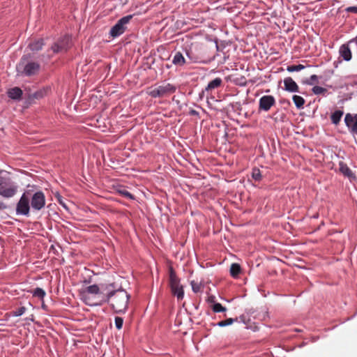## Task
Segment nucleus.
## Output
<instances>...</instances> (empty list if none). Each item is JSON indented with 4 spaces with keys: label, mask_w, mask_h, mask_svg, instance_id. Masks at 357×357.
I'll list each match as a JSON object with an SVG mask.
<instances>
[{
    "label": "nucleus",
    "mask_w": 357,
    "mask_h": 357,
    "mask_svg": "<svg viewBox=\"0 0 357 357\" xmlns=\"http://www.w3.org/2000/svg\"><path fill=\"white\" fill-rule=\"evenodd\" d=\"M241 272V266L238 264L234 263L230 267V274L233 278H237Z\"/></svg>",
    "instance_id": "obj_20"
},
{
    "label": "nucleus",
    "mask_w": 357,
    "mask_h": 357,
    "mask_svg": "<svg viewBox=\"0 0 357 357\" xmlns=\"http://www.w3.org/2000/svg\"><path fill=\"white\" fill-rule=\"evenodd\" d=\"M349 41L342 45L339 48L340 56L346 61H349L352 58V52L349 47Z\"/></svg>",
    "instance_id": "obj_11"
},
{
    "label": "nucleus",
    "mask_w": 357,
    "mask_h": 357,
    "mask_svg": "<svg viewBox=\"0 0 357 357\" xmlns=\"http://www.w3.org/2000/svg\"><path fill=\"white\" fill-rule=\"evenodd\" d=\"M59 203L63 206H64L65 208L66 207L65 204L63 203V202H62L61 200L59 199Z\"/></svg>",
    "instance_id": "obj_38"
},
{
    "label": "nucleus",
    "mask_w": 357,
    "mask_h": 357,
    "mask_svg": "<svg viewBox=\"0 0 357 357\" xmlns=\"http://www.w3.org/2000/svg\"><path fill=\"white\" fill-rule=\"evenodd\" d=\"M284 89L287 91L294 93L299 92V86L291 77H287L284 79Z\"/></svg>",
    "instance_id": "obj_13"
},
{
    "label": "nucleus",
    "mask_w": 357,
    "mask_h": 357,
    "mask_svg": "<svg viewBox=\"0 0 357 357\" xmlns=\"http://www.w3.org/2000/svg\"><path fill=\"white\" fill-rule=\"evenodd\" d=\"M43 45H44L43 40L39 39L33 43H31L29 45V47L31 49V50L37 52V51L40 50L43 48Z\"/></svg>",
    "instance_id": "obj_17"
},
{
    "label": "nucleus",
    "mask_w": 357,
    "mask_h": 357,
    "mask_svg": "<svg viewBox=\"0 0 357 357\" xmlns=\"http://www.w3.org/2000/svg\"><path fill=\"white\" fill-rule=\"evenodd\" d=\"M103 295L101 294L100 289L97 284L86 287L82 294V299L86 305L90 306L102 305V302L100 299Z\"/></svg>",
    "instance_id": "obj_2"
},
{
    "label": "nucleus",
    "mask_w": 357,
    "mask_h": 357,
    "mask_svg": "<svg viewBox=\"0 0 357 357\" xmlns=\"http://www.w3.org/2000/svg\"><path fill=\"white\" fill-rule=\"evenodd\" d=\"M273 54V52H269V56Z\"/></svg>",
    "instance_id": "obj_40"
},
{
    "label": "nucleus",
    "mask_w": 357,
    "mask_h": 357,
    "mask_svg": "<svg viewBox=\"0 0 357 357\" xmlns=\"http://www.w3.org/2000/svg\"><path fill=\"white\" fill-rule=\"evenodd\" d=\"M187 56H188L190 59H192V58L190 57V55L189 52H187Z\"/></svg>",
    "instance_id": "obj_39"
},
{
    "label": "nucleus",
    "mask_w": 357,
    "mask_h": 357,
    "mask_svg": "<svg viewBox=\"0 0 357 357\" xmlns=\"http://www.w3.org/2000/svg\"><path fill=\"white\" fill-rule=\"evenodd\" d=\"M190 284L192 287V289L193 292L198 293L202 291L204 288V284L201 281L197 280H192L190 282Z\"/></svg>",
    "instance_id": "obj_21"
},
{
    "label": "nucleus",
    "mask_w": 357,
    "mask_h": 357,
    "mask_svg": "<svg viewBox=\"0 0 357 357\" xmlns=\"http://www.w3.org/2000/svg\"><path fill=\"white\" fill-rule=\"evenodd\" d=\"M114 284H109L105 287L107 293L102 296L100 301L109 303L116 313H124L128 308L130 295L123 289L114 290Z\"/></svg>",
    "instance_id": "obj_1"
},
{
    "label": "nucleus",
    "mask_w": 357,
    "mask_h": 357,
    "mask_svg": "<svg viewBox=\"0 0 357 357\" xmlns=\"http://www.w3.org/2000/svg\"><path fill=\"white\" fill-rule=\"evenodd\" d=\"M292 100L294 105L298 109L303 108L305 100L303 97L298 95H294L292 97Z\"/></svg>",
    "instance_id": "obj_18"
},
{
    "label": "nucleus",
    "mask_w": 357,
    "mask_h": 357,
    "mask_svg": "<svg viewBox=\"0 0 357 357\" xmlns=\"http://www.w3.org/2000/svg\"><path fill=\"white\" fill-rule=\"evenodd\" d=\"M40 70V64L36 62H29L24 68L23 73L26 76L36 75Z\"/></svg>",
    "instance_id": "obj_12"
},
{
    "label": "nucleus",
    "mask_w": 357,
    "mask_h": 357,
    "mask_svg": "<svg viewBox=\"0 0 357 357\" xmlns=\"http://www.w3.org/2000/svg\"><path fill=\"white\" fill-rule=\"evenodd\" d=\"M29 192H24L20 197L16 206V213L29 216L30 213Z\"/></svg>",
    "instance_id": "obj_6"
},
{
    "label": "nucleus",
    "mask_w": 357,
    "mask_h": 357,
    "mask_svg": "<svg viewBox=\"0 0 357 357\" xmlns=\"http://www.w3.org/2000/svg\"><path fill=\"white\" fill-rule=\"evenodd\" d=\"M222 86V79L220 77H216L210 81L205 88V91L212 93L213 91Z\"/></svg>",
    "instance_id": "obj_14"
},
{
    "label": "nucleus",
    "mask_w": 357,
    "mask_h": 357,
    "mask_svg": "<svg viewBox=\"0 0 357 357\" xmlns=\"http://www.w3.org/2000/svg\"><path fill=\"white\" fill-rule=\"evenodd\" d=\"M25 312H26V307H21L13 312V315L15 317H19V316L22 315Z\"/></svg>",
    "instance_id": "obj_34"
},
{
    "label": "nucleus",
    "mask_w": 357,
    "mask_h": 357,
    "mask_svg": "<svg viewBox=\"0 0 357 357\" xmlns=\"http://www.w3.org/2000/svg\"><path fill=\"white\" fill-rule=\"evenodd\" d=\"M347 13H353L357 14V6H349L345 8Z\"/></svg>",
    "instance_id": "obj_35"
},
{
    "label": "nucleus",
    "mask_w": 357,
    "mask_h": 357,
    "mask_svg": "<svg viewBox=\"0 0 357 357\" xmlns=\"http://www.w3.org/2000/svg\"><path fill=\"white\" fill-rule=\"evenodd\" d=\"M353 115H354V116H356V118H357V114H353Z\"/></svg>",
    "instance_id": "obj_41"
},
{
    "label": "nucleus",
    "mask_w": 357,
    "mask_h": 357,
    "mask_svg": "<svg viewBox=\"0 0 357 357\" xmlns=\"http://www.w3.org/2000/svg\"><path fill=\"white\" fill-rule=\"evenodd\" d=\"M344 122L349 131L357 135V118L350 113H347L344 117Z\"/></svg>",
    "instance_id": "obj_10"
},
{
    "label": "nucleus",
    "mask_w": 357,
    "mask_h": 357,
    "mask_svg": "<svg viewBox=\"0 0 357 357\" xmlns=\"http://www.w3.org/2000/svg\"><path fill=\"white\" fill-rule=\"evenodd\" d=\"M119 193L128 199H135L134 195L125 189L119 190Z\"/></svg>",
    "instance_id": "obj_30"
},
{
    "label": "nucleus",
    "mask_w": 357,
    "mask_h": 357,
    "mask_svg": "<svg viewBox=\"0 0 357 357\" xmlns=\"http://www.w3.org/2000/svg\"><path fill=\"white\" fill-rule=\"evenodd\" d=\"M304 68H305V66L303 65L299 64V65L289 66H287V70L289 72L292 73V72H295V71H300Z\"/></svg>",
    "instance_id": "obj_28"
},
{
    "label": "nucleus",
    "mask_w": 357,
    "mask_h": 357,
    "mask_svg": "<svg viewBox=\"0 0 357 357\" xmlns=\"http://www.w3.org/2000/svg\"><path fill=\"white\" fill-rule=\"evenodd\" d=\"M340 170L344 175L348 177H351L353 175L351 170L347 167V165L340 163Z\"/></svg>",
    "instance_id": "obj_24"
},
{
    "label": "nucleus",
    "mask_w": 357,
    "mask_h": 357,
    "mask_svg": "<svg viewBox=\"0 0 357 357\" xmlns=\"http://www.w3.org/2000/svg\"><path fill=\"white\" fill-rule=\"evenodd\" d=\"M259 109L268 111V96H264L259 100Z\"/></svg>",
    "instance_id": "obj_25"
},
{
    "label": "nucleus",
    "mask_w": 357,
    "mask_h": 357,
    "mask_svg": "<svg viewBox=\"0 0 357 357\" xmlns=\"http://www.w3.org/2000/svg\"><path fill=\"white\" fill-rule=\"evenodd\" d=\"M33 295L35 297L43 299L45 296V291L43 289L37 287L33 290Z\"/></svg>",
    "instance_id": "obj_27"
},
{
    "label": "nucleus",
    "mask_w": 357,
    "mask_h": 357,
    "mask_svg": "<svg viewBox=\"0 0 357 357\" xmlns=\"http://www.w3.org/2000/svg\"><path fill=\"white\" fill-rule=\"evenodd\" d=\"M312 91L315 95H321L323 96H325L328 93V90L326 88L319 86H314L312 89Z\"/></svg>",
    "instance_id": "obj_23"
},
{
    "label": "nucleus",
    "mask_w": 357,
    "mask_h": 357,
    "mask_svg": "<svg viewBox=\"0 0 357 357\" xmlns=\"http://www.w3.org/2000/svg\"><path fill=\"white\" fill-rule=\"evenodd\" d=\"M208 301L209 303H215V296H210L208 298Z\"/></svg>",
    "instance_id": "obj_37"
},
{
    "label": "nucleus",
    "mask_w": 357,
    "mask_h": 357,
    "mask_svg": "<svg viewBox=\"0 0 357 357\" xmlns=\"http://www.w3.org/2000/svg\"><path fill=\"white\" fill-rule=\"evenodd\" d=\"M114 322H115L116 328L118 330H120V329L122 328V326H123V318H121L120 317H116L115 319H114Z\"/></svg>",
    "instance_id": "obj_32"
},
{
    "label": "nucleus",
    "mask_w": 357,
    "mask_h": 357,
    "mask_svg": "<svg viewBox=\"0 0 357 357\" xmlns=\"http://www.w3.org/2000/svg\"><path fill=\"white\" fill-rule=\"evenodd\" d=\"M176 91V86L170 83L164 82L160 85L151 86L147 90V93L152 98L167 97Z\"/></svg>",
    "instance_id": "obj_3"
},
{
    "label": "nucleus",
    "mask_w": 357,
    "mask_h": 357,
    "mask_svg": "<svg viewBox=\"0 0 357 357\" xmlns=\"http://www.w3.org/2000/svg\"><path fill=\"white\" fill-rule=\"evenodd\" d=\"M31 206L34 211H40L45 206V196L42 191L36 192L29 195Z\"/></svg>",
    "instance_id": "obj_8"
},
{
    "label": "nucleus",
    "mask_w": 357,
    "mask_h": 357,
    "mask_svg": "<svg viewBox=\"0 0 357 357\" xmlns=\"http://www.w3.org/2000/svg\"><path fill=\"white\" fill-rule=\"evenodd\" d=\"M17 191V187L9 179L0 177V195L5 198L13 197Z\"/></svg>",
    "instance_id": "obj_5"
},
{
    "label": "nucleus",
    "mask_w": 357,
    "mask_h": 357,
    "mask_svg": "<svg viewBox=\"0 0 357 357\" xmlns=\"http://www.w3.org/2000/svg\"><path fill=\"white\" fill-rule=\"evenodd\" d=\"M304 84L307 85H314V84L318 83V76L316 75H311L309 81L303 82Z\"/></svg>",
    "instance_id": "obj_31"
},
{
    "label": "nucleus",
    "mask_w": 357,
    "mask_h": 357,
    "mask_svg": "<svg viewBox=\"0 0 357 357\" xmlns=\"http://www.w3.org/2000/svg\"><path fill=\"white\" fill-rule=\"evenodd\" d=\"M8 95L11 99L19 100L22 95V91L19 87H14L8 91Z\"/></svg>",
    "instance_id": "obj_15"
},
{
    "label": "nucleus",
    "mask_w": 357,
    "mask_h": 357,
    "mask_svg": "<svg viewBox=\"0 0 357 357\" xmlns=\"http://www.w3.org/2000/svg\"><path fill=\"white\" fill-rule=\"evenodd\" d=\"M275 103V99L273 96H269V108Z\"/></svg>",
    "instance_id": "obj_36"
},
{
    "label": "nucleus",
    "mask_w": 357,
    "mask_h": 357,
    "mask_svg": "<svg viewBox=\"0 0 357 357\" xmlns=\"http://www.w3.org/2000/svg\"><path fill=\"white\" fill-rule=\"evenodd\" d=\"M342 115L343 112L341 110H336L334 112L331 116L332 123L333 124L337 125L340 123Z\"/></svg>",
    "instance_id": "obj_19"
},
{
    "label": "nucleus",
    "mask_w": 357,
    "mask_h": 357,
    "mask_svg": "<svg viewBox=\"0 0 357 357\" xmlns=\"http://www.w3.org/2000/svg\"><path fill=\"white\" fill-rule=\"evenodd\" d=\"M172 63L176 66H183L185 63V59L183 54L180 52H176L174 56Z\"/></svg>",
    "instance_id": "obj_16"
},
{
    "label": "nucleus",
    "mask_w": 357,
    "mask_h": 357,
    "mask_svg": "<svg viewBox=\"0 0 357 357\" xmlns=\"http://www.w3.org/2000/svg\"><path fill=\"white\" fill-rule=\"evenodd\" d=\"M169 286L172 295L176 296L178 301L183 300L184 297L183 287L172 267L169 268Z\"/></svg>",
    "instance_id": "obj_4"
},
{
    "label": "nucleus",
    "mask_w": 357,
    "mask_h": 357,
    "mask_svg": "<svg viewBox=\"0 0 357 357\" xmlns=\"http://www.w3.org/2000/svg\"><path fill=\"white\" fill-rule=\"evenodd\" d=\"M70 38L68 36H64L57 43L52 46V50L54 53L60 52H66L69 47Z\"/></svg>",
    "instance_id": "obj_9"
},
{
    "label": "nucleus",
    "mask_w": 357,
    "mask_h": 357,
    "mask_svg": "<svg viewBox=\"0 0 357 357\" xmlns=\"http://www.w3.org/2000/svg\"><path fill=\"white\" fill-rule=\"evenodd\" d=\"M236 321H237V319L229 318V319H227L225 320L219 321L217 324V326H218L220 327H225V326H227L231 325L232 324H234Z\"/></svg>",
    "instance_id": "obj_26"
},
{
    "label": "nucleus",
    "mask_w": 357,
    "mask_h": 357,
    "mask_svg": "<svg viewBox=\"0 0 357 357\" xmlns=\"http://www.w3.org/2000/svg\"><path fill=\"white\" fill-rule=\"evenodd\" d=\"M132 18V15H131L121 18L110 30L112 37L116 38L123 34L127 28L126 25L130 22Z\"/></svg>",
    "instance_id": "obj_7"
},
{
    "label": "nucleus",
    "mask_w": 357,
    "mask_h": 357,
    "mask_svg": "<svg viewBox=\"0 0 357 357\" xmlns=\"http://www.w3.org/2000/svg\"><path fill=\"white\" fill-rule=\"evenodd\" d=\"M212 310L214 312H225L227 310L226 307H223L219 303H214L212 306Z\"/></svg>",
    "instance_id": "obj_29"
},
{
    "label": "nucleus",
    "mask_w": 357,
    "mask_h": 357,
    "mask_svg": "<svg viewBox=\"0 0 357 357\" xmlns=\"http://www.w3.org/2000/svg\"><path fill=\"white\" fill-rule=\"evenodd\" d=\"M48 91L49 89L47 88H43L31 94V97L34 99H40L45 97L47 94Z\"/></svg>",
    "instance_id": "obj_22"
},
{
    "label": "nucleus",
    "mask_w": 357,
    "mask_h": 357,
    "mask_svg": "<svg viewBox=\"0 0 357 357\" xmlns=\"http://www.w3.org/2000/svg\"><path fill=\"white\" fill-rule=\"evenodd\" d=\"M252 176L255 181H260L261 178L260 170L259 169H253Z\"/></svg>",
    "instance_id": "obj_33"
}]
</instances>
